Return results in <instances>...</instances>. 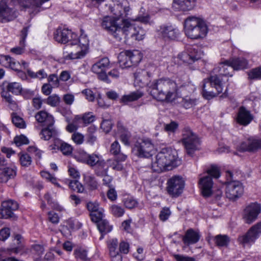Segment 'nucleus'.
Segmentation results:
<instances>
[{"instance_id":"obj_1","label":"nucleus","mask_w":261,"mask_h":261,"mask_svg":"<svg viewBox=\"0 0 261 261\" xmlns=\"http://www.w3.org/2000/svg\"><path fill=\"white\" fill-rule=\"evenodd\" d=\"M194 86L180 79L173 81L169 78H161L150 86L152 97L159 101H169L175 96L189 95L195 90Z\"/></svg>"},{"instance_id":"obj_2","label":"nucleus","mask_w":261,"mask_h":261,"mask_svg":"<svg viewBox=\"0 0 261 261\" xmlns=\"http://www.w3.org/2000/svg\"><path fill=\"white\" fill-rule=\"evenodd\" d=\"M230 70H233L230 60L221 62L214 68L213 75L204 81L202 90L203 96L205 98L210 99L222 92L224 87L222 77L232 76L230 74Z\"/></svg>"},{"instance_id":"obj_3","label":"nucleus","mask_w":261,"mask_h":261,"mask_svg":"<svg viewBox=\"0 0 261 261\" xmlns=\"http://www.w3.org/2000/svg\"><path fill=\"white\" fill-rule=\"evenodd\" d=\"M181 162L177 158V153L171 149L163 148L156 155L151 167L155 172H161L171 170L178 166Z\"/></svg>"},{"instance_id":"obj_4","label":"nucleus","mask_w":261,"mask_h":261,"mask_svg":"<svg viewBox=\"0 0 261 261\" xmlns=\"http://www.w3.org/2000/svg\"><path fill=\"white\" fill-rule=\"evenodd\" d=\"M185 31L186 36L192 39L205 37L207 33V27L202 19L191 16L185 20Z\"/></svg>"},{"instance_id":"obj_5","label":"nucleus","mask_w":261,"mask_h":261,"mask_svg":"<svg viewBox=\"0 0 261 261\" xmlns=\"http://www.w3.org/2000/svg\"><path fill=\"white\" fill-rule=\"evenodd\" d=\"M226 196L230 200H234L243 195L244 187L240 181L233 179L232 173L230 171L226 172Z\"/></svg>"},{"instance_id":"obj_6","label":"nucleus","mask_w":261,"mask_h":261,"mask_svg":"<svg viewBox=\"0 0 261 261\" xmlns=\"http://www.w3.org/2000/svg\"><path fill=\"white\" fill-rule=\"evenodd\" d=\"M206 172L207 175L200 178L199 181L202 194L205 197L210 196L212 193L213 182L212 177L218 178L220 176L219 169L215 166H212Z\"/></svg>"},{"instance_id":"obj_7","label":"nucleus","mask_w":261,"mask_h":261,"mask_svg":"<svg viewBox=\"0 0 261 261\" xmlns=\"http://www.w3.org/2000/svg\"><path fill=\"white\" fill-rule=\"evenodd\" d=\"M181 141L189 155H192L195 150L199 149V139L189 128H185L182 130Z\"/></svg>"},{"instance_id":"obj_8","label":"nucleus","mask_w":261,"mask_h":261,"mask_svg":"<svg viewBox=\"0 0 261 261\" xmlns=\"http://www.w3.org/2000/svg\"><path fill=\"white\" fill-rule=\"evenodd\" d=\"M101 26L116 39L121 40L123 36V26L122 27L119 26L117 20L115 18L108 16L104 17L101 20Z\"/></svg>"},{"instance_id":"obj_9","label":"nucleus","mask_w":261,"mask_h":261,"mask_svg":"<svg viewBox=\"0 0 261 261\" xmlns=\"http://www.w3.org/2000/svg\"><path fill=\"white\" fill-rule=\"evenodd\" d=\"M202 55V52L197 46H188L184 51L177 55V59L179 63L191 64L201 59Z\"/></svg>"},{"instance_id":"obj_10","label":"nucleus","mask_w":261,"mask_h":261,"mask_svg":"<svg viewBox=\"0 0 261 261\" xmlns=\"http://www.w3.org/2000/svg\"><path fill=\"white\" fill-rule=\"evenodd\" d=\"M154 146L149 139L138 141L133 148V152L140 158H149L152 154Z\"/></svg>"},{"instance_id":"obj_11","label":"nucleus","mask_w":261,"mask_h":261,"mask_svg":"<svg viewBox=\"0 0 261 261\" xmlns=\"http://www.w3.org/2000/svg\"><path fill=\"white\" fill-rule=\"evenodd\" d=\"M185 181L179 176H174L167 181V191L172 197H178L183 192Z\"/></svg>"},{"instance_id":"obj_12","label":"nucleus","mask_w":261,"mask_h":261,"mask_svg":"<svg viewBox=\"0 0 261 261\" xmlns=\"http://www.w3.org/2000/svg\"><path fill=\"white\" fill-rule=\"evenodd\" d=\"M123 36H130L136 40H141L144 38L145 32L141 27L131 24L128 20L123 21Z\"/></svg>"},{"instance_id":"obj_13","label":"nucleus","mask_w":261,"mask_h":261,"mask_svg":"<svg viewBox=\"0 0 261 261\" xmlns=\"http://www.w3.org/2000/svg\"><path fill=\"white\" fill-rule=\"evenodd\" d=\"M158 32L159 35L166 41L176 40L180 34L177 28L170 24L161 25L158 29Z\"/></svg>"},{"instance_id":"obj_14","label":"nucleus","mask_w":261,"mask_h":261,"mask_svg":"<svg viewBox=\"0 0 261 261\" xmlns=\"http://www.w3.org/2000/svg\"><path fill=\"white\" fill-rule=\"evenodd\" d=\"M18 207V203L14 200L8 199L3 201L1 203V219L16 220L17 217L13 212L17 210Z\"/></svg>"},{"instance_id":"obj_15","label":"nucleus","mask_w":261,"mask_h":261,"mask_svg":"<svg viewBox=\"0 0 261 261\" xmlns=\"http://www.w3.org/2000/svg\"><path fill=\"white\" fill-rule=\"evenodd\" d=\"M261 234V222H258L252 226L243 236L238 238V241L242 244L253 243Z\"/></svg>"},{"instance_id":"obj_16","label":"nucleus","mask_w":261,"mask_h":261,"mask_svg":"<svg viewBox=\"0 0 261 261\" xmlns=\"http://www.w3.org/2000/svg\"><path fill=\"white\" fill-rule=\"evenodd\" d=\"M69 53L65 56L66 59H76L83 58L87 52L77 43L76 38L65 46Z\"/></svg>"},{"instance_id":"obj_17","label":"nucleus","mask_w":261,"mask_h":261,"mask_svg":"<svg viewBox=\"0 0 261 261\" xmlns=\"http://www.w3.org/2000/svg\"><path fill=\"white\" fill-rule=\"evenodd\" d=\"M261 212V205L257 202L251 203L244 210L243 219L245 223L250 224L254 222Z\"/></svg>"},{"instance_id":"obj_18","label":"nucleus","mask_w":261,"mask_h":261,"mask_svg":"<svg viewBox=\"0 0 261 261\" xmlns=\"http://www.w3.org/2000/svg\"><path fill=\"white\" fill-rule=\"evenodd\" d=\"M75 38H77L76 34L67 29H58L54 33L55 40L61 43H70Z\"/></svg>"},{"instance_id":"obj_19","label":"nucleus","mask_w":261,"mask_h":261,"mask_svg":"<svg viewBox=\"0 0 261 261\" xmlns=\"http://www.w3.org/2000/svg\"><path fill=\"white\" fill-rule=\"evenodd\" d=\"M150 76L151 73L145 71H142L141 72H139L134 73L135 83L139 84L140 87H143L145 86H147L148 91L151 95L150 91V86L159 79L155 80L152 82H151L150 80Z\"/></svg>"},{"instance_id":"obj_20","label":"nucleus","mask_w":261,"mask_h":261,"mask_svg":"<svg viewBox=\"0 0 261 261\" xmlns=\"http://www.w3.org/2000/svg\"><path fill=\"white\" fill-rule=\"evenodd\" d=\"M130 10L129 4L127 0H118L112 9L116 17L127 16Z\"/></svg>"},{"instance_id":"obj_21","label":"nucleus","mask_w":261,"mask_h":261,"mask_svg":"<svg viewBox=\"0 0 261 261\" xmlns=\"http://www.w3.org/2000/svg\"><path fill=\"white\" fill-rule=\"evenodd\" d=\"M16 17L15 11L8 7L6 1H1V22L11 21Z\"/></svg>"},{"instance_id":"obj_22","label":"nucleus","mask_w":261,"mask_h":261,"mask_svg":"<svg viewBox=\"0 0 261 261\" xmlns=\"http://www.w3.org/2000/svg\"><path fill=\"white\" fill-rule=\"evenodd\" d=\"M253 118V116L250 111L247 110L244 107L239 108L236 121L240 125L246 126L248 125Z\"/></svg>"},{"instance_id":"obj_23","label":"nucleus","mask_w":261,"mask_h":261,"mask_svg":"<svg viewBox=\"0 0 261 261\" xmlns=\"http://www.w3.org/2000/svg\"><path fill=\"white\" fill-rule=\"evenodd\" d=\"M49 0H12L14 3L18 4L23 9H35L40 7L44 3Z\"/></svg>"},{"instance_id":"obj_24","label":"nucleus","mask_w":261,"mask_h":261,"mask_svg":"<svg viewBox=\"0 0 261 261\" xmlns=\"http://www.w3.org/2000/svg\"><path fill=\"white\" fill-rule=\"evenodd\" d=\"M242 151H254L261 148V139H249L247 142L241 144Z\"/></svg>"},{"instance_id":"obj_25","label":"nucleus","mask_w":261,"mask_h":261,"mask_svg":"<svg viewBox=\"0 0 261 261\" xmlns=\"http://www.w3.org/2000/svg\"><path fill=\"white\" fill-rule=\"evenodd\" d=\"M35 118L42 126L47 124H54V119L51 115L45 111H40L35 115Z\"/></svg>"},{"instance_id":"obj_26","label":"nucleus","mask_w":261,"mask_h":261,"mask_svg":"<svg viewBox=\"0 0 261 261\" xmlns=\"http://www.w3.org/2000/svg\"><path fill=\"white\" fill-rule=\"evenodd\" d=\"M78 160L86 163L91 167H95L101 160H100L99 156L97 154H88L84 152L80 155Z\"/></svg>"},{"instance_id":"obj_27","label":"nucleus","mask_w":261,"mask_h":261,"mask_svg":"<svg viewBox=\"0 0 261 261\" xmlns=\"http://www.w3.org/2000/svg\"><path fill=\"white\" fill-rule=\"evenodd\" d=\"M87 208L91 212L90 216L92 221H97L102 218L103 214L99 211V204L96 202H89L87 204Z\"/></svg>"},{"instance_id":"obj_28","label":"nucleus","mask_w":261,"mask_h":261,"mask_svg":"<svg viewBox=\"0 0 261 261\" xmlns=\"http://www.w3.org/2000/svg\"><path fill=\"white\" fill-rule=\"evenodd\" d=\"M196 0H174L175 9L186 11L192 10L195 6Z\"/></svg>"},{"instance_id":"obj_29","label":"nucleus","mask_w":261,"mask_h":261,"mask_svg":"<svg viewBox=\"0 0 261 261\" xmlns=\"http://www.w3.org/2000/svg\"><path fill=\"white\" fill-rule=\"evenodd\" d=\"M83 180L85 186L90 191L97 189L98 187V182L94 175L90 173L83 174Z\"/></svg>"},{"instance_id":"obj_30","label":"nucleus","mask_w":261,"mask_h":261,"mask_svg":"<svg viewBox=\"0 0 261 261\" xmlns=\"http://www.w3.org/2000/svg\"><path fill=\"white\" fill-rule=\"evenodd\" d=\"M200 239V235L197 231L193 229H189L186 232L182 238V241L185 244L189 245L195 244Z\"/></svg>"},{"instance_id":"obj_31","label":"nucleus","mask_w":261,"mask_h":261,"mask_svg":"<svg viewBox=\"0 0 261 261\" xmlns=\"http://www.w3.org/2000/svg\"><path fill=\"white\" fill-rule=\"evenodd\" d=\"M28 28H24L21 31V38L19 41V46L11 49V53L15 55H21L24 51L25 39L27 36Z\"/></svg>"},{"instance_id":"obj_32","label":"nucleus","mask_w":261,"mask_h":261,"mask_svg":"<svg viewBox=\"0 0 261 261\" xmlns=\"http://www.w3.org/2000/svg\"><path fill=\"white\" fill-rule=\"evenodd\" d=\"M16 175L15 167H6L1 169V182H7L13 179Z\"/></svg>"},{"instance_id":"obj_33","label":"nucleus","mask_w":261,"mask_h":261,"mask_svg":"<svg viewBox=\"0 0 261 261\" xmlns=\"http://www.w3.org/2000/svg\"><path fill=\"white\" fill-rule=\"evenodd\" d=\"M4 91H7L16 95L20 94L22 90L21 85L17 82L7 83L5 82L1 85Z\"/></svg>"},{"instance_id":"obj_34","label":"nucleus","mask_w":261,"mask_h":261,"mask_svg":"<svg viewBox=\"0 0 261 261\" xmlns=\"http://www.w3.org/2000/svg\"><path fill=\"white\" fill-rule=\"evenodd\" d=\"M44 126L39 134L41 139L47 141L56 135L57 132L54 124H47Z\"/></svg>"},{"instance_id":"obj_35","label":"nucleus","mask_w":261,"mask_h":261,"mask_svg":"<svg viewBox=\"0 0 261 261\" xmlns=\"http://www.w3.org/2000/svg\"><path fill=\"white\" fill-rule=\"evenodd\" d=\"M97 224V227L101 233L100 240L102 239L103 235L110 232L112 229V226L110 225L109 222L102 218L97 220V221H93Z\"/></svg>"},{"instance_id":"obj_36","label":"nucleus","mask_w":261,"mask_h":261,"mask_svg":"<svg viewBox=\"0 0 261 261\" xmlns=\"http://www.w3.org/2000/svg\"><path fill=\"white\" fill-rule=\"evenodd\" d=\"M109 64L110 62L108 58H102L93 65L92 71L95 73H99L105 71L109 67Z\"/></svg>"},{"instance_id":"obj_37","label":"nucleus","mask_w":261,"mask_h":261,"mask_svg":"<svg viewBox=\"0 0 261 261\" xmlns=\"http://www.w3.org/2000/svg\"><path fill=\"white\" fill-rule=\"evenodd\" d=\"M143 95V93L140 91H136L130 93L128 95H123L120 101L124 103H126L128 102L135 101L141 98Z\"/></svg>"},{"instance_id":"obj_38","label":"nucleus","mask_w":261,"mask_h":261,"mask_svg":"<svg viewBox=\"0 0 261 261\" xmlns=\"http://www.w3.org/2000/svg\"><path fill=\"white\" fill-rule=\"evenodd\" d=\"M231 63L233 70H241L246 68L247 66V61L244 59L236 58L229 59Z\"/></svg>"},{"instance_id":"obj_39","label":"nucleus","mask_w":261,"mask_h":261,"mask_svg":"<svg viewBox=\"0 0 261 261\" xmlns=\"http://www.w3.org/2000/svg\"><path fill=\"white\" fill-rule=\"evenodd\" d=\"M213 240L216 246L219 247H226L230 242V239L228 236L222 234L216 236Z\"/></svg>"},{"instance_id":"obj_40","label":"nucleus","mask_w":261,"mask_h":261,"mask_svg":"<svg viewBox=\"0 0 261 261\" xmlns=\"http://www.w3.org/2000/svg\"><path fill=\"white\" fill-rule=\"evenodd\" d=\"M108 167L107 166L106 162L102 160L94 167V172L95 174L98 176H102L103 175L108 173Z\"/></svg>"},{"instance_id":"obj_41","label":"nucleus","mask_w":261,"mask_h":261,"mask_svg":"<svg viewBox=\"0 0 261 261\" xmlns=\"http://www.w3.org/2000/svg\"><path fill=\"white\" fill-rule=\"evenodd\" d=\"M128 54L126 50L121 53L118 56V61L120 66L122 68H127L132 66V63L129 58Z\"/></svg>"},{"instance_id":"obj_42","label":"nucleus","mask_w":261,"mask_h":261,"mask_svg":"<svg viewBox=\"0 0 261 261\" xmlns=\"http://www.w3.org/2000/svg\"><path fill=\"white\" fill-rule=\"evenodd\" d=\"M127 54H128V56H129L130 61L132 63V66L134 65H136L138 64L142 60V55L141 53L137 50H135L133 51L126 50Z\"/></svg>"},{"instance_id":"obj_43","label":"nucleus","mask_w":261,"mask_h":261,"mask_svg":"<svg viewBox=\"0 0 261 261\" xmlns=\"http://www.w3.org/2000/svg\"><path fill=\"white\" fill-rule=\"evenodd\" d=\"M4 99L7 106L13 111H17L18 110V106L16 101L12 98L11 95L6 93L1 95Z\"/></svg>"},{"instance_id":"obj_44","label":"nucleus","mask_w":261,"mask_h":261,"mask_svg":"<svg viewBox=\"0 0 261 261\" xmlns=\"http://www.w3.org/2000/svg\"><path fill=\"white\" fill-rule=\"evenodd\" d=\"M12 122L13 124L19 128H24L26 127V124L24 120L16 113H13L11 115Z\"/></svg>"},{"instance_id":"obj_45","label":"nucleus","mask_w":261,"mask_h":261,"mask_svg":"<svg viewBox=\"0 0 261 261\" xmlns=\"http://www.w3.org/2000/svg\"><path fill=\"white\" fill-rule=\"evenodd\" d=\"M118 242L117 239H113L108 242V247L109 250V255L120 253L119 248H118Z\"/></svg>"},{"instance_id":"obj_46","label":"nucleus","mask_w":261,"mask_h":261,"mask_svg":"<svg viewBox=\"0 0 261 261\" xmlns=\"http://www.w3.org/2000/svg\"><path fill=\"white\" fill-rule=\"evenodd\" d=\"M69 188L77 193H83L85 190L84 186L77 180H71L69 184Z\"/></svg>"},{"instance_id":"obj_47","label":"nucleus","mask_w":261,"mask_h":261,"mask_svg":"<svg viewBox=\"0 0 261 261\" xmlns=\"http://www.w3.org/2000/svg\"><path fill=\"white\" fill-rule=\"evenodd\" d=\"M182 106L186 109H189L195 105L196 99L191 98L189 95L181 97L180 102Z\"/></svg>"},{"instance_id":"obj_48","label":"nucleus","mask_w":261,"mask_h":261,"mask_svg":"<svg viewBox=\"0 0 261 261\" xmlns=\"http://www.w3.org/2000/svg\"><path fill=\"white\" fill-rule=\"evenodd\" d=\"M27 73L30 77L37 78L39 80L46 78L47 76V74L44 69H41L37 72H34L30 69H27Z\"/></svg>"},{"instance_id":"obj_49","label":"nucleus","mask_w":261,"mask_h":261,"mask_svg":"<svg viewBox=\"0 0 261 261\" xmlns=\"http://www.w3.org/2000/svg\"><path fill=\"white\" fill-rule=\"evenodd\" d=\"M74 254L76 258L83 261H89V258L87 256V251L83 248H79L74 250Z\"/></svg>"},{"instance_id":"obj_50","label":"nucleus","mask_w":261,"mask_h":261,"mask_svg":"<svg viewBox=\"0 0 261 261\" xmlns=\"http://www.w3.org/2000/svg\"><path fill=\"white\" fill-rule=\"evenodd\" d=\"M111 212L116 217H122L124 213V208L120 205L113 204L110 207Z\"/></svg>"},{"instance_id":"obj_51","label":"nucleus","mask_w":261,"mask_h":261,"mask_svg":"<svg viewBox=\"0 0 261 261\" xmlns=\"http://www.w3.org/2000/svg\"><path fill=\"white\" fill-rule=\"evenodd\" d=\"M77 43L81 45L86 52H87L89 46V40L86 35L82 34L80 37L77 39Z\"/></svg>"},{"instance_id":"obj_52","label":"nucleus","mask_w":261,"mask_h":261,"mask_svg":"<svg viewBox=\"0 0 261 261\" xmlns=\"http://www.w3.org/2000/svg\"><path fill=\"white\" fill-rule=\"evenodd\" d=\"M3 57L5 60L7 62L8 65H5L6 66H9L12 69L17 71L18 70V67L20 66L18 62H16L9 56H4Z\"/></svg>"},{"instance_id":"obj_53","label":"nucleus","mask_w":261,"mask_h":261,"mask_svg":"<svg viewBox=\"0 0 261 261\" xmlns=\"http://www.w3.org/2000/svg\"><path fill=\"white\" fill-rule=\"evenodd\" d=\"M19 161L22 166L28 167L32 163V159L30 155L27 153L20 154Z\"/></svg>"},{"instance_id":"obj_54","label":"nucleus","mask_w":261,"mask_h":261,"mask_svg":"<svg viewBox=\"0 0 261 261\" xmlns=\"http://www.w3.org/2000/svg\"><path fill=\"white\" fill-rule=\"evenodd\" d=\"M60 101V97L56 94H53L48 97L46 102L51 107H56Z\"/></svg>"},{"instance_id":"obj_55","label":"nucleus","mask_w":261,"mask_h":261,"mask_svg":"<svg viewBox=\"0 0 261 261\" xmlns=\"http://www.w3.org/2000/svg\"><path fill=\"white\" fill-rule=\"evenodd\" d=\"M14 142L17 146L28 144L29 142L28 139L23 135L16 136L14 139Z\"/></svg>"},{"instance_id":"obj_56","label":"nucleus","mask_w":261,"mask_h":261,"mask_svg":"<svg viewBox=\"0 0 261 261\" xmlns=\"http://www.w3.org/2000/svg\"><path fill=\"white\" fill-rule=\"evenodd\" d=\"M171 214V212L168 207H163L161 211L159 218L162 221H166Z\"/></svg>"},{"instance_id":"obj_57","label":"nucleus","mask_w":261,"mask_h":261,"mask_svg":"<svg viewBox=\"0 0 261 261\" xmlns=\"http://www.w3.org/2000/svg\"><path fill=\"white\" fill-rule=\"evenodd\" d=\"M123 202L125 206L129 209L135 207L138 204L137 201L132 197L124 198Z\"/></svg>"},{"instance_id":"obj_58","label":"nucleus","mask_w":261,"mask_h":261,"mask_svg":"<svg viewBox=\"0 0 261 261\" xmlns=\"http://www.w3.org/2000/svg\"><path fill=\"white\" fill-rule=\"evenodd\" d=\"M248 76L250 79H260L261 67L252 69L248 73Z\"/></svg>"},{"instance_id":"obj_59","label":"nucleus","mask_w":261,"mask_h":261,"mask_svg":"<svg viewBox=\"0 0 261 261\" xmlns=\"http://www.w3.org/2000/svg\"><path fill=\"white\" fill-rule=\"evenodd\" d=\"M60 150L63 154L69 155L72 153V148L70 145L63 143L60 146Z\"/></svg>"},{"instance_id":"obj_60","label":"nucleus","mask_w":261,"mask_h":261,"mask_svg":"<svg viewBox=\"0 0 261 261\" xmlns=\"http://www.w3.org/2000/svg\"><path fill=\"white\" fill-rule=\"evenodd\" d=\"M100 127L105 133H108L112 128V123L110 120H104L101 123Z\"/></svg>"},{"instance_id":"obj_61","label":"nucleus","mask_w":261,"mask_h":261,"mask_svg":"<svg viewBox=\"0 0 261 261\" xmlns=\"http://www.w3.org/2000/svg\"><path fill=\"white\" fill-rule=\"evenodd\" d=\"M80 119L78 116H76L72 123H69L66 127V129L69 132H73L77 129L78 126L76 124V121Z\"/></svg>"},{"instance_id":"obj_62","label":"nucleus","mask_w":261,"mask_h":261,"mask_svg":"<svg viewBox=\"0 0 261 261\" xmlns=\"http://www.w3.org/2000/svg\"><path fill=\"white\" fill-rule=\"evenodd\" d=\"M178 126V124L175 121H171L170 123L166 124L164 126V129L166 132L168 133L174 132Z\"/></svg>"},{"instance_id":"obj_63","label":"nucleus","mask_w":261,"mask_h":261,"mask_svg":"<svg viewBox=\"0 0 261 261\" xmlns=\"http://www.w3.org/2000/svg\"><path fill=\"white\" fill-rule=\"evenodd\" d=\"M82 93L84 94L86 98L89 101H93L95 99L94 94L90 89H86L82 91Z\"/></svg>"},{"instance_id":"obj_64","label":"nucleus","mask_w":261,"mask_h":261,"mask_svg":"<svg viewBox=\"0 0 261 261\" xmlns=\"http://www.w3.org/2000/svg\"><path fill=\"white\" fill-rule=\"evenodd\" d=\"M173 257L176 261H195L194 257L180 254H174Z\"/></svg>"}]
</instances>
